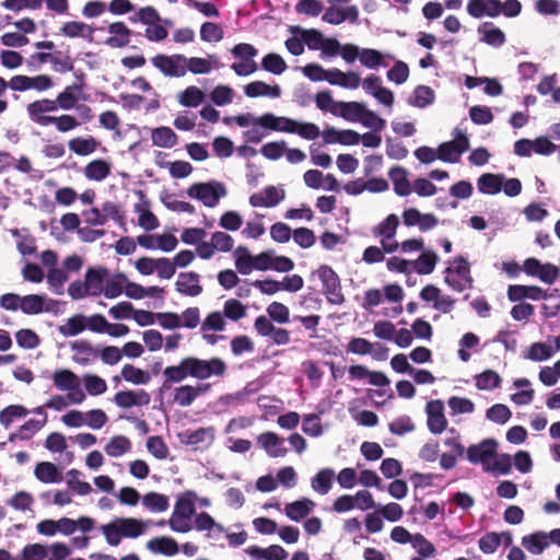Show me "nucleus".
<instances>
[{
  "instance_id": "34",
  "label": "nucleus",
  "mask_w": 560,
  "mask_h": 560,
  "mask_svg": "<svg viewBox=\"0 0 560 560\" xmlns=\"http://www.w3.org/2000/svg\"><path fill=\"white\" fill-rule=\"evenodd\" d=\"M439 256L433 250H424L416 260L411 261L413 270L419 275H430L433 272Z\"/></svg>"
},
{
  "instance_id": "18",
  "label": "nucleus",
  "mask_w": 560,
  "mask_h": 560,
  "mask_svg": "<svg viewBox=\"0 0 560 560\" xmlns=\"http://www.w3.org/2000/svg\"><path fill=\"white\" fill-rule=\"evenodd\" d=\"M71 350L74 352L72 360L81 365H88L98 357V350L86 339L72 342Z\"/></svg>"
},
{
  "instance_id": "37",
  "label": "nucleus",
  "mask_w": 560,
  "mask_h": 560,
  "mask_svg": "<svg viewBox=\"0 0 560 560\" xmlns=\"http://www.w3.org/2000/svg\"><path fill=\"white\" fill-rule=\"evenodd\" d=\"M290 32L293 34L300 33L304 44L312 50L322 48L324 44V36L318 30H302L300 26H291Z\"/></svg>"
},
{
  "instance_id": "19",
  "label": "nucleus",
  "mask_w": 560,
  "mask_h": 560,
  "mask_svg": "<svg viewBox=\"0 0 560 560\" xmlns=\"http://www.w3.org/2000/svg\"><path fill=\"white\" fill-rule=\"evenodd\" d=\"M107 277L108 270L104 267L89 268L85 272L84 279L89 295H100L103 292Z\"/></svg>"
},
{
  "instance_id": "42",
  "label": "nucleus",
  "mask_w": 560,
  "mask_h": 560,
  "mask_svg": "<svg viewBox=\"0 0 560 560\" xmlns=\"http://www.w3.org/2000/svg\"><path fill=\"white\" fill-rule=\"evenodd\" d=\"M30 410L22 405H9L0 411V424L10 428L15 419L26 417Z\"/></svg>"
},
{
  "instance_id": "11",
  "label": "nucleus",
  "mask_w": 560,
  "mask_h": 560,
  "mask_svg": "<svg viewBox=\"0 0 560 560\" xmlns=\"http://www.w3.org/2000/svg\"><path fill=\"white\" fill-rule=\"evenodd\" d=\"M211 385L208 383H199L197 386L180 385L175 387L173 397L174 402L180 407H188L199 395L207 393Z\"/></svg>"
},
{
  "instance_id": "27",
  "label": "nucleus",
  "mask_w": 560,
  "mask_h": 560,
  "mask_svg": "<svg viewBox=\"0 0 560 560\" xmlns=\"http://www.w3.org/2000/svg\"><path fill=\"white\" fill-rule=\"evenodd\" d=\"M94 27L83 22L70 21L63 23L60 27V33L70 38L74 37H83L86 38L90 43L93 42Z\"/></svg>"
},
{
  "instance_id": "43",
  "label": "nucleus",
  "mask_w": 560,
  "mask_h": 560,
  "mask_svg": "<svg viewBox=\"0 0 560 560\" xmlns=\"http://www.w3.org/2000/svg\"><path fill=\"white\" fill-rule=\"evenodd\" d=\"M122 537L137 538L144 532V525L141 521L132 517L116 518Z\"/></svg>"
},
{
  "instance_id": "12",
  "label": "nucleus",
  "mask_w": 560,
  "mask_h": 560,
  "mask_svg": "<svg viewBox=\"0 0 560 560\" xmlns=\"http://www.w3.org/2000/svg\"><path fill=\"white\" fill-rule=\"evenodd\" d=\"M150 394L144 389L139 390H120L114 396L115 404L124 409L131 408L133 406H147L150 404Z\"/></svg>"
},
{
  "instance_id": "53",
  "label": "nucleus",
  "mask_w": 560,
  "mask_h": 560,
  "mask_svg": "<svg viewBox=\"0 0 560 560\" xmlns=\"http://www.w3.org/2000/svg\"><path fill=\"white\" fill-rule=\"evenodd\" d=\"M237 257L235 259V267L242 275H249L255 269L254 257L250 256L246 247L240 246L236 249Z\"/></svg>"
},
{
  "instance_id": "39",
  "label": "nucleus",
  "mask_w": 560,
  "mask_h": 560,
  "mask_svg": "<svg viewBox=\"0 0 560 560\" xmlns=\"http://www.w3.org/2000/svg\"><path fill=\"white\" fill-rule=\"evenodd\" d=\"M121 377L135 385H147L151 381V376L147 371L136 368L132 364H125L121 369Z\"/></svg>"
},
{
  "instance_id": "9",
  "label": "nucleus",
  "mask_w": 560,
  "mask_h": 560,
  "mask_svg": "<svg viewBox=\"0 0 560 560\" xmlns=\"http://www.w3.org/2000/svg\"><path fill=\"white\" fill-rule=\"evenodd\" d=\"M502 9L500 0H469L467 4V12L474 19L497 18L502 13Z\"/></svg>"
},
{
  "instance_id": "28",
  "label": "nucleus",
  "mask_w": 560,
  "mask_h": 560,
  "mask_svg": "<svg viewBox=\"0 0 560 560\" xmlns=\"http://www.w3.org/2000/svg\"><path fill=\"white\" fill-rule=\"evenodd\" d=\"M388 176L394 185V191L401 197L408 196L411 192L408 173L402 166H394L389 170Z\"/></svg>"
},
{
  "instance_id": "8",
  "label": "nucleus",
  "mask_w": 560,
  "mask_h": 560,
  "mask_svg": "<svg viewBox=\"0 0 560 560\" xmlns=\"http://www.w3.org/2000/svg\"><path fill=\"white\" fill-rule=\"evenodd\" d=\"M498 443L493 439H486L477 445H470L466 451L467 459L472 464L481 463L486 469L490 458L495 456Z\"/></svg>"
},
{
  "instance_id": "64",
  "label": "nucleus",
  "mask_w": 560,
  "mask_h": 560,
  "mask_svg": "<svg viewBox=\"0 0 560 560\" xmlns=\"http://www.w3.org/2000/svg\"><path fill=\"white\" fill-rule=\"evenodd\" d=\"M267 313L272 320L279 324H285L290 320V311L288 306L280 302L270 303L267 307Z\"/></svg>"
},
{
  "instance_id": "5",
  "label": "nucleus",
  "mask_w": 560,
  "mask_h": 560,
  "mask_svg": "<svg viewBox=\"0 0 560 560\" xmlns=\"http://www.w3.org/2000/svg\"><path fill=\"white\" fill-rule=\"evenodd\" d=\"M225 194V187L221 183H196L187 189V195L190 198L200 200L209 208L215 207L220 198L224 197Z\"/></svg>"
},
{
  "instance_id": "48",
  "label": "nucleus",
  "mask_w": 560,
  "mask_h": 560,
  "mask_svg": "<svg viewBox=\"0 0 560 560\" xmlns=\"http://www.w3.org/2000/svg\"><path fill=\"white\" fill-rule=\"evenodd\" d=\"M54 385L60 390L72 389L79 383V377L70 370H57L54 375Z\"/></svg>"
},
{
  "instance_id": "61",
  "label": "nucleus",
  "mask_w": 560,
  "mask_h": 560,
  "mask_svg": "<svg viewBox=\"0 0 560 560\" xmlns=\"http://www.w3.org/2000/svg\"><path fill=\"white\" fill-rule=\"evenodd\" d=\"M18 345L24 349H34L40 343L38 335L32 329H20L15 334Z\"/></svg>"
},
{
  "instance_id": "6",
  "label": "nucleus",
  "mask_w": 560,
  "mask_h": 560,
  "mask_svg": "<svg viewBox=\"0 0 560 560\" xmlns=\"http://www.w3.org/2000/svg\"><path fill=\"white\" fill-rule=\"evenodd\" d=\"M469 149L468 137L460 130L455 129V139L443 142L438 148V159L447 162H458L460 155Z\"/></svg>"
},
{
  "instance_id": "49",
  "label": "nucleus",
  "mask_w": 560,
  "mask_h": 560,
  "mask_svg": "<svg viewBox=\"0 0 560 560\" xmlns=\"http://www.w3.org/2000/svg\"><path fill=\"white\" fill-rule=\"evenodd\" d=\"M142 502L143 505L152 512H164L170 506L167 495L154 491L147 493Z\"/></svg>"
},
{
  "instance_id": "24",
  "label": "nucleus",
  "mask_w": 560,
  "mask_h": 560,
  "mask_svg": "<svg viewBox=\"0 0 560 560\" xmlns=\"http://www.w3.org/2000/svg\"><path fill=\"white\" fill-rule=\"evenodd\" d=\"M503 174L485 173L477 180L478 190L485 195H495L502 190Z\"/></svg>"
},
{
  "instance_id": "52",
  "label": "nucleus",
  "mask_w": 560,
  "mask_h": 560,
  "mask_svg": "<svg viewBox=\"0 0 560 560\" xmlns=\"http://www.w3.org/2000/svg\"><path fill=\"white\" fill-rule=\"evenodd\" d=\"M261 67L276 75L283 73L288 68L284 59L276 52L267 54L261 60Z\"/></svg>"
},
{
  "instance_id": "26",
  "label": "nucleus",
  "mask_w": 560,
  "mask_h": 560,
  "mask_svg": "<svg viewBox=\"0 0 560 560\" xmlns=\"http://www.w3.org/2000/svg\"><path fill=\"white\" fill-rule=\"evenodd\" d=\"M100 142L93 137H75L68 141L69 150L79 155L86 156L94 153L97 150Z\"/></svg>"
},
{
  "instance_id": "4",
  "label": "nucleus",
  "mask_w": 560,
  "mask_h": 560,
  "mask_svg": "<svg viewBox=\"0 0 560 560\" xmlns=\"http://www.w3.org/2000/svg\"><path fill=\"white\" fill-rule=\"evenodd\" d=\"M187 57L180 54L164 55L158 54L151 58L152 65L159 69L163 75L170 78H180L187 73Z\"/></svg>"
},
{
  "instance_id": "47",
  "label": "nucleus",
  "mask_w": 560,
  "mask_h": 560,
  "mask_svg": "<svg viewBox=\"0 0 560 560\" xmlns=\"http://www.w3.org/2000/svg\"><path fill=\"white\" fill-rule=\"evenodd\" d=\"M127 283V277L124 273L114 275L110 279H107L103 292L107 299H115L119 296Z\"/></svg>"
},
{
  "instance_id": "20",
  "label": "nucleus",
  "mask_w": 560,
  "mask_h": 560,
  "mask_svg": "<svg viewBox=\"0 0 560 560\" xmlns=\"http://www.w3.org/2000/svg\"><path fill=\"white\" fill-rule=\"evenodd\" d=\"M478 33L482 35L481 42L494 48L503 46L506 42L504 32L501 28L494 26L492 22H485L480 24L478 26Z\"/></svg>"
},
{
  "instance_id": "2",
  "label": "nucleus",
  "mask_w": 560,
  "mask_h": 560,
  "mask_svg": "<svg viewBox=\"0 0 560 560\" xmlns=\"http://www.w3.org/2000/svg\"><path fill=\"white\" fill-rule=\"evenodd\" d=\"M232 55L240 59V62H234L231 69L240 77H247L255 73L258 70V65L255 61V57L258 55L257 48L247 43L236 44L231 49Z\"/></svg>"
},
{
  "instance_id": "15",
  "label": "nucleus",
  "mask_w": 560,
  "mask_h": 560,
  "mask_svg": "<svg viewBox=\"0 0 560 560\" xmlns=\"http://www.w3.org/2000/svg\"><path fill=\"white\" fill-rule=\"evenodd\" d=\"M110 34L105 44L112 48H124L129 45L132 31L124 22L110 23L107 27Z\"/></svg>"
},
{
  "instance_id": "51",
  "label": "nucleus",
  "mask_w": 560,
  "mask_h": 560,
  "mask_svg": "<svg viewBox=\"0 0 560 560\" xmlns=\"http://www.w3.org/2000/svg\"><path fill=\"white\" fill-rule=\"evenodd\" d=\"M45 299L38 294H28L21 298L20 308L27 315L39 314L44 311Z\"/></svg>"
},
{
  "instance_id": "35",
  "label": "nucleus",
  "mask_w": 560,
  "mask_h": 560,
  "mask_svg": "<svg viewBox=\"0 0 560 560\" xmlns=\"http://www.w3.org/2000/svg\"><path fill=\"white\" fill-rule=\"evenodd\" d=\"M152 143L160 148H172L177 143V135L170 127H158L151 132Z\"/></svg>"
},
{
  "instance_id": "14",
  "label": "nucleus",
  "mask_w": 560,
  "mask_h": 560,
  "mask_svg": "<svg viewBox=\"0 0 560 560\" xmlns=\"http://www.w3.org/2000/svg\"><path fill=\"white\" fill-rule=\"evenodd\" d=\"M259 126L282 132L295 133L298 121L289 117H277L273 114H264L255 121Z\"/></svg>"
},
{
  "instance_id": "57",
  "label": "nucleus",
  "mask_w": 560,
  "mask_h": 560,
  "mask_svg": "<svg viewBox=\"0 0 560 560\" xmlns=\"http://www.w3.org/2000/svg\"><path fill=\"white\" fill-rule=\"evenodd\" d=\"M81 125V121L69 114H63L61 116H54L50 126H54L59 132L66 133L71 130H74Z\"/></svg>"
},
{
  "instance_id": "25",
  "label": "nucleus",
  "mask_w": 560,
  "mask_h": 560,
  "mask_svg": "<svg viewBox=\"0 0 560 560\" xmlns=\"http://www.w3.org/2000/svg\"><path fill=\"white\" fill-rule=\"evenodd\" d=\"M315 503L312 500L307 498H302L300 500L285 504L284 512L290 520L294 522H300L312 512Z\"/></svg>"
},
{
  "instance_id": "50",
  "label": "nucleus",
  "mask_w": 560,
  "mask_h": 560,
  "mask_svg": "<svg viewBox=\"0 0 560 560\" xmlns=\"http://www.w3.org/2000/svg\"><path fill=\"white\" fill-rule=\"evenodd\" d=\"M501 382V376L493 370H486L476 376V387L481 390L498 388Z\"/></svg>"
},
{
  "instance_id": "46",
  "label": "nucleus",
  "mask_w": 560,
  "mask_h": 560,
  "mask_svg": "<svg viewBox=\"0 0 560 560\" xmlns=\"http://www.w3.org/2000/svg\"><path fill=\"white\" fill-rule=\"evenodd\" d=\"M398 225L399 218L392 213L373 229V234L375 236H381L382 238H393L396 234Z\"/></svg>"
},
{
  "instance_id": "44",
  "label": "nucleus",
  "mask_w": 560,
  "mask_h": 560,
  "mask_svg": "<svg viewBox=\"0 0 560 560\" xmlns=\"http://www.w3.org/2000/svg\"><path fill=\"white\" fill-rule=\"evenodd\" d=\"M205 101V93L197 86L190 85L178 94V103L185 107H197Z\"/></svg>"
},
{
  "instance_id": "1",
  "label": "nucleus",
  "mask_w": 560,
  "mask_h": 560,
  "mask_svg": "<svg viewBox=\"0 0 560 560\" xmlns=\"http://www.w3.org/2000/svg\"><path fill=\"white\" fill-rule=\"evenodd\" d=\"M228 366L225 362L218 357L209 360L199 359L197 357L183 358L177 365H170L163 370L164 382L161 390L171 389L172 384L180 383L188 376L197 380H207L212 376L223 377Z\"/></svg>"
},
{
  "instance_id": "3",
  "label": "nucleus",
  "mask_w": 560,
  "mask_h": 560,
  "mask_svg": "<svg viewBox=\"0 0 560 560\" xmlns=\"http://www.w3.org/2000/svg\"><path fill=\"white\" fill-rule=\"evenodd\" d=\"M317 273L323 284V293L328 303L334 305L343 304L346 299L341 290L339 276L336 271L330 266L322 265Z\"/></svg>"
},
{
  "instance_id": "10",
  "label": "nucleus",
  "mask_w": 560,
  "mask_h": 560,
  "mask_svg": "<svg viewBox=\"0 0 560 560\" xmlns=\"http://www.w3.org/2000/svg\"><path fill=\"white\" fill-rule=\"evenodd\" d=\"M425 411L428 415V428L433 434L442 433L447 425L444 416V404L442 400H431L427 404Z\"/></svg>"
},
{
  "instance_id": "55",
  "label": "nucleus",
  "mask_w": 560,
  "mask_h": 560,
  "mask_svg": "<svg viewBox=\"0 0 560 560\" xmlns=\"http://www.w3.org/2000/svg\"><path fill=\"white\" fill-rule=\"evenodd\" d=\"M434 101V92L430 86L418 85L413 91V100L409 102L410 105L423 108Z\"/></svg>"
},
{
  "instance_id": "22",
  "label": "nucleus",
  "mask_w": 560,
  "mask_h": 560,
  "mask_svg": "<svg viewBox=\"0 0 560 560\" xmlns=\"http://www.w3.org/2000/svg\"><path fill=\"white\" fill-rule=\"evenodd\" d=\"M328 82L334 85H339L345 89H358L361 83V78L358 73L350 71V72H342L341 70L335 68L329 69L328 72Z\"/></svg>"
},
{
  "instance_id": "13",
  "label": "nucleus",
  "mask_w": 560,
  "mask_h": 560,
  "mask_svg": "<svg viewBox=\"0 0 560 560\" xmlns=\"http://www.w3.org/2000/svg\"><path fill=\"white\" fill-rule=\"evenodd\" d=\"M284 197L285 192L283 189H278L277 187L270 185L265 187L262 192L253 194L249 197V205L254 208H272L276 207L280 201H282Z\"/></svg>"
},
{
  "instance_id": "45",
  "label": "nucleus",
  "mask_w": 560,
  "mask_h": 560,
  "mask_svg": "<svg viewBox=\"0 0 560 560\" xmlns=\"http://www.w3.org/2000/svg\"><path fill=\"white\" fill-rule=\"evenodd\" d=\"M105 452L110 457H119L131 450V442L124 435H115L105 445Z\"/></svg>"
},
{
  "instance_id": "32",
  "label": "nucleus",
  "mask_w": 560,
  "mask_h": 560,
  "mask_svg": "<svg viewBox=\"0 0 560 560\" xmlns=\"http://www.w3.org/2000/svg\"><path fill=\"white\" fill-rule=\"evenodd\" d=\"M147 548L154 553L174 556L178 552V545L171 537H155L147 542Z\"/></svg>"
},
{
  "instance_id": "31",
  "label": "nucleus",
  "mask_w": 560,
  "mask_h": 560,
  "mask_svg": "<svg viewBox=\"0 0 560 560\" xmlns=\"http://www.w3.org/2000/svg\"><path fill=\"white\" fill-rule=\"evenodd\" d=\"M35 477L44 483L60 482L62 480L61 472L57 466L50 462H40L34 470Z\"/></svg>"
},
{
  "instance_id": "62",
  "label": "nucleus",
  "mask_w": 560,
  "mask_h": 560,
  "mask_svg": "<svg viewBox=\"0 0 560 560\" xmlns=\"http://www.w3.org/2000/svg\"><path fill=\"white\" fill-rule=\"evenodd\" d=\"M147 448L158 459H165L168 456V447L159 435L150 436L147 440Z\"/></svg>"
},
{
  "instance_id": "56",
  "label": "nucleus",
  "mask_w": 560,
  "mask_h": 560,
  "mask_svg": "<svg viewBox=\"0 0 560 560\" xmlns=\"http://www.w3.org/2000/svg\"><path fill=\"white\" fill-rule=\"evenodd\" d=\"M80 475L78 469H70L67 472V483L78 494L86 495L92 491V487L89 482L80 480Z\"/></svg>"
},
{
  "instance_id": "36",
  "label": "nucleus",
  "mask_w": 560,
  "mask_h": 560,
  "mask_svg": "<svg viewBox=\"0 0 560 560\" xmlns=\"http://www.w3.org/2000/svg\"><path fill=\"white\" fill-rule=\"evenodd\" d=\"M549 544L548 536L542 532L524 536L522 539V545L533 555H540Z\"/></svg>"
},
{
  "instance_id": "40",
  "label": "nucleus",
  "mask_w": 560,
  "mask_h": 560,
  "mask_svg": "<svg viewBox=\"0 0 560 560\" xmlns=\"http://www.w3.org/2000/svg\"><path fill=\"white\" fill-rule=\"evenodd\" d=\"M445 273L451 276L456 275L458 278L468 282V284H472L469 264L463 256L455 257L452 264L445 269Z\"/></svg>"
},
{
  "instance_id": "38",
  "label": "nucleus",
  "mask_w": 560,
  "mask_h": 560,
  "mask_svg": "<svg viewBox=\"0 0 560 560\" xmlns=\"http://www.w3.org/2000/svg\"><path fill=\"white\" fill-rule=\"evenodd\" d=\"M195 499L196 494L192 491H186L184 493H180L177 497L173 512L184 517H192V515L196 512Z\"/></svg>"
},
{
  "instance_id": "7",
  "label": "nucleus",
  "mask_w": 560,
  "mask_h": 560,
  "mask_svg": "<svg viewBox=\"0 0 560 560\" xmlns=\"http://www.w3.org/2000/svg\"><path fill=\"white\" fill-rule=\"evenodd\" d=\"M55 112H57V108L55 103H52V98H39L28 103L26 106L28 118L40 127L50 126L54 116H50L49 113Z\"/></svg>"
},
{
  "instance_id": "21",
  "label": "nucleus",
  "mask_w": 560,
  "mask_h": 560,
  "mask_svg": "<svg viewBox=\"0 0 560 560\" xmlns=\"http://www.w3.org/2000/svg\"><path fill=\"white\" fill-rule=\"evenodd\" d=\"M257 443L271 456L280 457L287 454V448L280 447L283 440L275 432H264L257 436Z\"/></svg>"
},
{
  "instance_id": "30",
  "label": "nucleus",
  "mask_w": 560,
  "mask_h": 560,
  "mask_svg": "<svg viewBox=\"0 0 560 560\" xmlns=\"http://www.w3.org/2000/svg\"><path fill=\"white\" fill-rule=\"evenodd\" d=\"M112 165L103 159L89 162L84 167V176L90 180L101 182L110 174Z\"/></svg>"
},
{
  "instance_id": "41",
  "label": "nucleus",
  "mask_w": 560,
  "mask_h": 560,
  "mask_svg": "<svg viewBox=\"0 0 560 560\" xmlns=\"http://www.w3.org/2000/svg\"><path fill=\"white\" fill-rule=\"evenodd\" d=\"M335 471L331 468L320 469L312 479V488L320 493L326 494L331 489Z\"/></svg>"
},
{
  "instance_id": "23",
  "label": "nucleus",
  "mask_w": 560,
  "mask_h": 560,
  "mask_svg": "<svg viewBox=\"0 0 560 560\" xmlns=\"http://www.w3.org/2000/svg\"><path fill=\"white\" fill-rule=\"evenodd\" d=\"M246 96L255 98L260 96L280 97L281 89L278 84L269 85L264 81H253L244 86Z\"/></svg>"
},
{
  "instance_id": "60",
  "label": "nucleus",
  "mask_w": 560,
  "mask_h": 560,
  "mask_svg": "<svg viewBox=\"0 0 560 560\" xmlns=\"http://www.w3.org/2000/svg\"><path fill=\"white\" fill-rule=\"evenodd\" d=\"M223 36L224 32L219 24L205 22L200 27V37L203 42H220Z\"/></svg>"
},
{
  "instance_id": "63",
  "label": "nucleus",
  "mask_w": 560,
  "mask_h": 560,
  "mask_svg": "<svg viewBox=\"0 0 560 560\" xmlns=\"http://www.w3.org/2000/svg\"><path fill=\"white\" fill-rule=\"evenodd\" d=\"M553 354V350L550 346L545 342H534L528 350L526 355L527 359L532 361H545L551 358Z\"/></svg>"
},
{
  "instance_id": "58",
  "label": "nucleus",
  "mask_w": 560,
  "mask_h": 560,
  "mask_svg": "<svg viewBox=\"0 0 560 560\" xmlns=\"http://www.w3.org/2000/svg\"><path fill=\"white\" fill-rule=\"evenodd\" d=\"M131 22L140 21L147 26L162 22V18L154 7L148 5L139 9L136 16L130 18Z\"/></svg>"
},
{
  "instance_id": "54",
  "label": "nucleus",
  "mask_w": 560,
  "mask_h": 560,
  "mask_svg": "<svg viewBox=\"0 0 560 560\" xmlns=\"http://www.w3.org/2000/svg\"><path fill=\"white\" fill-rule=\"evenodd\" d=\"M360 62L369 69H377L384 63V57L381 51L373 48H362L360 52Z\"/></svg>"
},
{
  "instance_id": "17",
  "label": "nucleus",
  "mask_w": 560,
  "mask_h": 560,
  "mask_svg": "<svg viewBox=\"0 0 560 560\" xmlns=\"http://www.w3.org/2000/svg\"><path fill=\"white\" fill-rule=\"evenodd\" d=\"M200 276L195 271L180 272L175 282L176 291L183 295L197 296L201 294Z\"/></svg>"
},
{
  "instance_id": "16",
  "label": "nucleus",
  "mask_w": 560,
  "mask_h": 560,
  "mask_svg": "<svg viewBox=\"0 0 560 560\" xmlns=\"http://www.w3.org/2000/svg\"><path fill=\"white\" fill-rule=\"evenodd\" d=\"M508 298L511 302H518L524 299L538 301L547 299V292L537 285L511 284L508 288Z\"/></svg>"
},
{
  "instance_id": "33",
  "label": "nucleus",
  "mask_w": 560,
  "mask_h": 560,
  "mask_svg": "<svg viewBox=\"0 0 560 560\" xmlns=\"http://www.w3.org/2000/svg\"><path fill=\"white\" fill-rule=\"evenodd\" d=\"M86 329V316L74 314L63 325H60L58 331L65 337H73Z\"/></svg>"
},
{
  "instance_id": "59",
  "label": "nucleus",
  "mask_w": 560,
  "mask_h": 560,
  "mask_svg": "<svg viewBox=\"0 0 560 560\" xmlns=\"http://www.w3.org/2000/svg\"><path fill=\"white\" fill-rule=\"evenodd\" d=\"M83 382L86 392L92 396H98L107 390V384L105 380L95 374H85Z\"/></svg>"
},
{
  "instance_id": "29",
  "label": "nucleus",
  "mask_w": 560,
  "mask_h": 560,
  "mask_svg": "<svg viewBox=\"0 0 560 560\" xmlns=\"http://www.w3.org/2000/svg\"><path fill=\"white\" fill-rule=\"evenodd\" d=\"M335 106H338L339 110L331 108L330 112L348 121H360L365 108L359 102H336Z\"/></svg>"
}]
</instances>
